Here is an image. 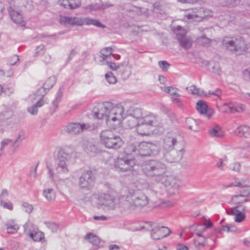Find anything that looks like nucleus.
<instances>
[{
    "label": "nucleus",
    "instance_id": "obj_1",
    "mask_svg": "<svg viewBox=\"0 0 250 250\" xmlns=\"http://www.w3.org/2000/svg\"><path fill=\"white\" fill-rule=\"evenodd\" d=\"M156 188V186L146 184L143 189L129 190L122 204V207L130 211L142 209L157 196L159 191L155 189Z\"/></svg>",
    "mask_w": 250,
    "mask_h": 250
},
{
    "label": "nucleus",
    "instance_id": "obj_2",
    "mask_svg": "<svg viewBox=\"0 0 250 250\" xmlns=\"http://www.w3.org/2000/svg\"><path fill=\"white\" fill-rule=\"evenodd\" d=\"M124 108L122 105L114 106L113 103L105 102L98 104L92 111L95 118L105 120L110 125H119L123 119Z\"/></svg>",
    "mask_w": 250,
    "mask_h": 250
},
{
    "label": "nucleus",
    "instance_id": "obj_3",
    "mask_svg": "<svg viewBox=\"0 0 250 250\" xmlns=\"http://www.w3.org/2000/svg\"><path fill=\"white\" fill-rule=\"evenodd\" d=\"M76 157V151L71 146H66L58 151L56 158V173L63 176L69 172V166Z\"/></svg>",
    "mask_w": 250,
    "mask_h": 250
},
{
    "label": "nucleus",
    "instance_id": "obj_4",
    "mask_svg": "<svg viewBox=\"0 0 250 250\" xmlns=\"http://www.w3.org/2000/svg\"><path fill=\"white\" fill-rule=\"evenodd\" d=\"M144 174L153 178L157 182H163L167 172L166 165L158 160H150L145 162L142 166Z\"/></svg>",
    "mask_w": 250,
    "mask_h": 250
},
{
    "label": "nucleus",
    "instance_id": "obj_5",
    "mask_svg": "<svg viewBox=\"0 0 250 250\" xmlns=\"http://www.w3.org/2000/svg\"><path fill=\"white\" fill-rule=\"evenodd\" d=\"M222 45L227 50L238 55L247 49L244 39L240 36L225 37L222 40Z\"/></svg>",
    "mask_w": 250,
    "mask_h": 250
},
{
    "label": "nucleus",
    "instance_id": "obj_6",
    "mask_svg": "<svg viewBox=\"0 0 250 250\" xmlns=\"http://www.w3.org/2000/svg\"><path fill=\"white\" fill-rule=\"evenodd\" d=\"M59 21L60 23L64 25H71L82 26L83 25H93L98 27H104V26L99 21L89 18L61 16Z\"/></svg>",
    "mask_w": 250,
    "mask_h": 250
},
{
    "label": "nucleus",
    "instance_id": "obj_7",
    "mask_svg": "<svg viewBox=\"0 0 250 250\" xmlns=\"http://www.w3.org/2000/svg\"><path fill=\"white\" fill-rule=\"evenodd\" d=\"M101 142L106 148L118 149L122 147L124 142L122 138L111 130H105L100 134Z\"/></svg>",
    "mask_w": 250,
    "mask_h": 250
},
{
    "label": "nucleus",
    "instance_id": "obj_8",
    "mask_svg": "<svg viewBox=\"0 0 250 250\" xmlns=\"http://www.w3.org/2000/svg\"><path fill=\"white\" fill-rule=\"evenodd\" d=\"M181 147V137L174 132H168L164 137L162 146V152Z\"/></svg>",
    "mask_w": 250,
    "mask_h": 250
},
{
    "label": "nucleus",
    "instance_id": "obj_9",
    "mask_svg": "<svg viewBox=\"0 0 250 250\" xmlns=\"http://www.w3.org/2000/svg\"><path fill=\"white\" fill-rule=\"evenodd\" d=\"M148 142H142L139 144H131L126 148V151L130 154L136 156H149Z\"/></svg>",
    "mask_w": 250,
    "mask_h": 250
},
{
    "label": "nucleus",
    "instance_id": "obj_10",
    "mask_svg": "<svg viewBox=\"0 0 250 250\" xmlns=\"http://www.w3.org/2000/svg\"><path fill=\"white\" fill-rule=\"evenodd\" d=\"M161 183L165 186L167 192L169 196H174L178 193L181 183L178 179L171 176H166L163 182Z\"/></svg>",
    "mask_w": 250,
    "mask_h": 250
},
{
    "label": "nucleus",
    "instance_id": "obj_11",
    "mask_svg": "<svg viewBox=\"0 0 250 250\" xmlns=\"http://www.w3.org/2000/svg\"><path fill=\"white\" fill-rule=\"evenodd\" d=\"M136 166L134 159H129L125 156L123 158H118L115 162L116 168L120 171H127L134 169Z\"/></svg>",
    "mask_w": 250,
    "mask_h": 250
},
{
    "label": "nucleus",
    "instance_id": "obj_12",
    "mask_svg": "<svg viewBox=\"0 0 250 250\" xmlns=\"http://www.w3.org/2000/svg\"><path fill=\"white\" fill-rule=\"evenodd\" d=\"M98 204L104 205L110 209H114L119 207V200L107 193H102L97 198Z\"/></svg>",
    "mask_w": 250,
    "mask_h": 250
},
{
    "label": "nucleus",
    "instance_id": "obj_13",
    "mask_svg": "<svg viewBox=\"0 0 250 250\" xmlns=\"http://www.w3.org/2000/svg\"><path fill=\"white\" fill-rule=\"evenodd\" d=\"M91 128L89 124L70 123L63 127V131L70 135H76L85 130L91 129Z\"/></svg>",
    "mask_w": 250,
    "mask_h": 250
},
{
    "label": "nucleus",
    "instance_id": "obj_14",
    "mask_svg": "<svg viewBox=\"0 0 250 250\" xmlns=\"http://www.w3.org/2000/svg\"><path fill=\"white\" fill-rule=\"evenodd\" d=\"M24 230L35 241H41L44 239V234L31 223H26L24 226Z\"/></svg>",
    "mask_w": 250,
    "mask_h": 250
},
{
    "label": "nucleus",
    "instance_id": "obj_15",
    "mask_svg": "<svg viewBox=\"0 0 250 250\" xmlns=\"http://www.w3.org/2000/svg\"><path fill=\"white\" fill-rule=\"evenodd\" d=\"M184 153L183 147L172 149L163 152V156L166 161L169 163H176L180 161Z\"/></svg>",
    "mask_w": 250,
    "mask_h": 250
},
{
    "label": "nucleus",
    "instance_id": "obj_16",
    "mask_svg": "<svg viewBox=\"0 0 250 250\" xmlns=\"http://www.w3.org/2000/svg\"><path fill=\"white\" fill-rule=\"evenodd\" d=\"M94 178L91 171L87 170L82 173L79 178V184L80 188L90 190L93 187Z\"/></svg>",
    "mask_w": 250,
    "mask_h": 250
},
{
    "label": "nucleus",
    "instance_id": "obj_17",
    "mask_svg": "<svg viewBox=\"0 0 250 250\" xmlns=\"http://www.w3.org/2000/svg\"><path fill=\"white\" fill-rule=\"evenodd\" d=\"M170 232V230L167 227L154 224L151 231V237L153 240H159L167 237Z\"/></svg>",
    "mask_w": 250,
    "mask_h": 250
},
{
    "label": "nucleus",
    "instance_id": "obj_18",
    "mask_svg": "<svg viewBox=\"0 0 250 250\" xmlns=\"http://www.w3.org/2000/svg\"><path fill=\"white\" fill-rule=\"evenodd\" d=\"M107 65L110 69L116 71L123 79L127 78L131 74V72L129 70V67L127 65H117L115 63L112 62H107Z\"/></svg>",
    "mask_w": 250,
    "mask_h": 250
},
{
    "label": "nucleus",
    "instance_id": "obj_19",
    "mask_svg": "<svg viewBox=\"0 0 250 250\" xmlns=\"http://www.w3.org/2000/svg\"><path fill=\"white\" fill-rule=\"evenodd\" d=\"M246 208V207L239 206L229 208L226 211L228 214L235 216L234 219L235 222L240 223L245 218L244 211Z\"/></svg>",
    "mask_w": 250,
    "mask_h": 250
},
{
    "label": "nucleus",
    "instance_id": "obj_20",
    "mask_svg": "<svg viewBox=\"0 0 250 250\" xmlns=\"http://www.w3.org/2000/svg\"><path fill=\"white\" fill-rule=\"evenodd\" d=\"M211 16L212 12L211 11L206 10L203 8H200L197 12H193L191 13H188L185 16L188 20L199 21L201 19Z\"/></svg>",
    "mask_w": 250,
    "mask_h": 250
},
{
    "label": "nucleus",
    "instance_id": "obj_21",
    "mask_svg": "<svg viewBox=\"0 0 250 250\" xmlns=\"http://www.w3.org/2000/svg\"><path fill=\"white\" fill-rule=\"evenodd\" d=\"M139 122L141 123H143L150 127L159 126L161 124L160 119L152 113H149L142 117L139 119Z\"/></svg>",
    "mask_w": 250,
    "mask_h": 250
},
{
    "label": "nucleus",
    "instance_id": "obj_22",
    "mask_svg": "<svg viewBox=\"0 0 250 250\" xmlns=\"http://www.w3.org/2000/svg\"><path fill=\"white\" fill-rule=\"evenodd\" d=\"M9 12L12 21L17 25L23 26L25 25V21L23 20L21 12L14 9L12 7L9 9Z\"/></svg>",
    "mask_w": 250,
    "mask_h": 250
},
{
    "label": "nucleus",
    "instance_id": "obj_23",
    "mask_svg": "<svg viewBox=\"0 0 250 250\" xmlns=\"http://www.w3.org/2000/svg\"><path fill=\"white\" fill-rule=\"evenodd\" d=\"M196 109L200 114L205 115L208 119L210 118L214 114V110L212 108L208 109L206 103L202 100L197 103Z\"/></svg>",
    "mask_w": 250,
    "mask_h": 250
},
{
    "label": "nucleus",
    "instance_id": "obj_24",
    "mask_svg": "<svg viewBox=\"0 0 250 250\" xmlns=\"http://www.w3.org/2000/svg\"><path fill=\"white\" fill-rule=\"evenodd\" d=\"M237 186L240 187L239 188V192L240 194L238 195H234L232 197V199L238 203H243L245 202H248V200L246 198H245L242 200H238V198L240 197H246L250 195V186H242L240 183Z\"/></svg>",
    "mask_w": 250,
    "mask_h": 250
},
{
    "label": "nucleus",
    "instance_id": "obj_25",
    "mask_svg": "<svg viewBox=\"0 0 250 250\" xmlns=\"http://www.w3.org/2000/svg\"><path fill=\"white\" fill-rule=\"evenodd\" d=\"M151 127L144 123L137 122L136 131L141 136H148L150 134Z\"/></svg>",
    "mask_w": 250,
    "mask_h": 250
},
{
    "label": "nucleus",
    "instance_id": "obj_26",
    "mask_svg": "<svg viewBox=\"0 0 250 250\" xmlns=\"http://www.w3.org/2000/svg\"><path fill=\"white\" fill-rule=\"evenodd\" d=\"M235 134L241 137L249 138L250 137V129L247 126L241 125L235 130Z\"/></svg>",
    "mask_w": 250,
    "mask_h": 250
},
{
    "label": "nucleus",
    "instance_id": "obj_27",
    "mask_svg": "<svg viewBox=\"0 0 250 250\" xmlns=\"http://www.w3.org/2000/svg\"><path fill=\"white\" fill-rule=\"evenodd\" d=\"M42 195L45 199L49 202L54 201L56 198V191L52 188L44 189L42 191Z\"/></svg>",
    "mask_w": 250,
    "mask_h": 250
},
{
    "label": "nucleus",
    "instance_id": "obj_28",
    "mask_svg": "<svg viewBox=\"0 0 250 250\" xmlns=\"http://www.w3.org/2000/svg\"><path fill=\"white\" fill-rule=\"evenodd\" d=\"M188 92L190 93L196 95L201 97H208V94H207L205 91L197 88L195 85H192L186 88Z\"/></svg>",
    "mask_w": 250,
    "mask_h": 250
},
{
    "label": "nucleus",
    "instance_id": "obj_29",
    "mask_svg": "<svg viewBox=\"0 0 250 250\" xmlns=\"http://www.w3.org/2000/svg\"><path fill=\"white\" fill-rule=\"evenodd\" d=\"M186 123L191 130L196 131L198 130L199 122L191 118H188L186 120Z\"/></svg>",
    "mask_w": 250,
    "mask_h": 250
},
{
    "label": "nucleus",
    "instance_id": "obj_30",
    "mask_svg": "<svg viewBox=\"0 0 250 250\" xmlns=\"http://www.w3.org/2000/svg\"><path fill=\"white\" fill-rule=\"evenodd\" d=\"M85 239L94 246H98L100 243V238L96 235L92 233H89L85 237Z\"/></svg>",
    "mask_w": 250,
    "mask_h": 250
},
{
    "label": "nucleus",
    "instance_id": "obj_31",
    "mask_svg": "<svg viewBox=\"0 0 250 250\" xmlns=\"http://www.w3.org/2000/svg\"><path fill=\"white\" fill-rule=\"evenodd\" d=\"M178 40L181 46L186 49H188L191 46V41L189 38L187 36L183 38L181 37H179Z\"/></svg>",
    "mask_w": 250,
    "mask_h": 250
},
{
    "label": "nucleus",
    "instance_id": "obj_32",
    "mask_svg": "<svg viewBox=\"0 0 250 250\" xmlns=\"http://www.w3.org/2000/svg\"><path fill=\"white\" fill-rule=\"evenodd\" d=\"M43 96L40 100L38 101L36 104H35L33 106L28 107L27 109L28 111L32 115H35L38 112L37 108L39 107H41L44 104V102L42 100Z\"/></svg>",
    "mask_w": 250,
    "mask_h": 250
},
{
    "label": "nucleus",
    "instance_id": "obj_33",
    "mask_svg": "<svg viewBox=\"0 0 250 250\" xmlns=\"http://www.w3.org/2000/svg\"><path fill=\"white\" fill-rule=\"evenodd\" d=\"M209 135L212 137H221L223 136V132L219 126H216L208 131Z\"/></svg>",
    "mask_w": 250,
    "mask_h": 250
},
{
    "label": "nucleus",
    "instance_id": "obj_34",
    "mask_svg": "<svg viewBox=\"0 0 250 250\" xmlns=\"http://www.w3.org/2000/svg\"><path fill=\"white\" fill-rule=\"evenodd\" d=\"M129 115L138 121L140 118H142V111L139 108H133L130 110Z\"/></svg>",
    "mask_w": 250,
    "mask_h": 250
},
{
    "label": "nucleus",
    "instance_id": "obj_35",
    "mask_svg": "<svg viewBox=\"0 0 250 250\" xmlns=\"http://www.w3.org/2000/svg\"><path fill=\"white\" fill-rule=\"evenodd\" d=\"M149 156L156 155L159 151V146L156 143L148 142Z\"/></svg>",
    "mask_w": 250,
    "mask_h": 250
},
{
    "label": "nucleus",
    "instance_id": "obj_36",
    "mask_svg": "<svg viewBox=\"0 0 250 250\" xmlns=\"http://www.w3.org/2000/svg\"><path fill=\"white\" fill-rule=\"evenodd\" d=\"M173 31L176 35L177 40H178V37H181L182 38L186 37V31L181 26H177L174 28Z\"/></svg>",
    "mask_w": 250,
    "mask_h": 250
},
{
    "label": "nucleus",
    "instance_id": "obj_37",
    "mask_svg": "<svg viewBox=\"0 0 250 250\" xmlns=\"http://www.w3.org/2000/svg\"><path fill=\"white\" fill-rule=\"evenodd\" d=\"M56 78L54 76L49 77L44 83L42 88L44 89H50L55 83Z\"/></svg>",
    "mask_w": 250,
    "mask_h": 250
},
{
    "label": "nucleus",
    "instance_id": "obj_38",
    "mask_svg": "<svg viewBox=\"0 0 250 250\" xmlns=\"http://www.w3.org/2000/svg\"><path fill=\"white\" fill-rule=\"evenodd\" d=\"M196 41L198 44L206 46H208L211 42V40L207 38L206 35L198 37Z\"/></svg>",
    "mask_w": 250,
    "mask_h": 250
},
{
    "label": "nucleus",
    "instance_id": "obj_39",
    "mask_svg": "<svg viewBox=\"0 0 250 250\" xmlns=\"http://www.w3.org/2000/svg\"><path fill=\"white\" fill-rule=\"evenodd\" d=\"M7 231L8 233H15L19 229V227L17 224L14 223L9 222L6 224Z\"/></svg>",
    "mask_w": 250,
    "mask_h": 250
},
{
    "label": "nucleus",
    "instance_id": "obj_40",
    "mask_svg": "<svg viewBox=\"0 0 250 250\" xmlns=\"http://www.w3.org/2000/svg\"><path fill=\"white\" fill-rule=\"evenodd\" d=\"M9 146H15L13 143V140L8 138H5L3 139L0 142V151H2L6 147Z\"/></svg>",
    "mask_w": 250,
    "mask_h": 250
},
{
    "label": "nucleus",
    "instance_id": "obj_41",
    "mask_svg": "<svg viewBox=\"0 0 250 250\" xmlns=\"http://www.w3.org/2000/svg\"><path fill=\"white\" fill-rule=\"evenodd\" d=\"M231 20L232 18L228 13H226L224 16H221L219 17V21L223 26L227 25Z\"/></svg>",
    "mask_w": 250,
    "mask_h": 250
},
{
    "label": "nucleus",
    "instance_id": "obj_42",
    "mask_svg": "<svg viewBox=\"0 0 250 250\" xmlns=\"http://www.w3.org/2000/svg\"><path fill=\"white\" fill-rule=\"evenodd\" d=\"M62 97V92L61 89H59L56 94L55 99L52 102V105L55 109L58 108V104L61 102Z\"/></svg>",
    "mask_w": 250,
    "mask_h": 250
},
{
    "label": "nucleus",
    "instance_id": "obj_43",
    "mask_svg": "<svg viewBox=\"0 0 250 250\" xmlns=\"http://www.w3.org/2000/svg\"><path fill=\"white\" fill-rule=\"evenodd\" d=\"M21 208L25 212L30 214L31 213L33 209V206L32 205L29 204L26 202H22L21 204Z\"/></svg>",
    "mask_w": 250,
    "mask_h": 250
},
{
    "label": "nucleus",
    "instance_id": "obj_44",
    "mask_svg": "<svg viewBox=\"0 0 250 250\" xmlns=\"http://www.w3.org/2000/svg\"><path fill=\"white\" fill-rule=\"evenodd\" d=\"M163 90L169 94L170 95L174 96L175 97H179L180 94L177 92V89L172 86H167L164 88Z\"/></svg>",
    "mask_w": 250,
    "mask_h": 250
},
{
    "label": "nucleus",
    "instance_id": "obj_45",
    "mask_svg": "<svg viewBox=\"0 0 250 250\" xmlns=\"http://www.w3.org/2000/svg\"><path fill=\"white\" fill-rule=\"evenodd\" d=\"M112 49L110 47H105L101 50V54L103 60H105L112 54Z\"/></svg>",
    "mask_w": 250,
    "mask_h": 250
},
{
    "label": "nucleus",
    "instance_id": "obj_46",
    "mask_svg": "<svg viewBox=\"0 0 250 250\" xmlns=\"http://www.w3.org/2000/svg\"><path fill=\"white\" fill-rule=\"evenodd\" d=\"M105 77L108 83L110 84H114L117 82L115 76L111 72H108L107 73H106L105 75Z\"/></svg>",
    "mask_w": 250,
    "mask_h": 250
},
{
    "label": "nucleus",
    "instance_id": "obj_47",
    "mask_svg": "<svg viewBox=\"0 0 250 250\" xmlns=\"http://www.w3.org/2000/svg\"><path fill=\"white\" fill-rule=\"evenodd\" d=\"M205 64L208 65L210 67L209 69H211L214 72H217L220 69V65L218 62H205Z\"/></svg>",
    "mask_w": 250,
    "mask_h": 250
},
{
    "label": "nucleus",
    "instance_id": "obj_48",
    "mask_svg": "<svg viewBox=\"0 0 250 250\" xmlns=\"http://www.w3.org/2000/svg\"><path fill=\"white\" fill-rule=\"evenodd\" d=\"M69 9H74L79 7L81 4L80 0H69Z\"/></svg>",
    "mask_w": 250,
    "mask_h": 250
},
{
    "label": "nucleus",
    "instance_id": "obj_49",
    "mask_svg": "<svg viewBox=\"0 0 250 250\" xmlns=\"http://www.w3.org/2000/svg\"><path fill=\"white\" fill-rule=\"evenodd\" d=\"M138 121L137 119H135L133 117L129 116H128V120H127V125L128 126L130 127H133L134 126H136L137 125Z\"/></svg>",
    "mask_w": 250,
    "mask_h": 250
},
{
    "label": "nucleus",
    "instance_id": "obj_50",
    "mask_svg": "<svg viewBox=\"0 0 250 250\" xmlns=\"http://www.w3.org/2000/svg\"><path fill=\"white\" fill-rule=\"evenodd\" d=\"M25 138L24 135L23 133H20L17 138L13 141V143L14 144V145L16 146V147H18L20 144L21 143L22 141L24 140Z\"/></svg>",
    "mask_w": 250,
    "mask_h": 250
},
{
    "label": "nucleus",
    "instance_id": "obj_51",
    "mask_svg": "<svg viewBox=\"0 0 250 250\" xmlns=\"http://www.w3.org/2000/svg\"><path fill=\"white\" fill-rule=\"evenodd\" d=\"M158 65L164 71H167L170 66V64L166 61H159Z\"/></svg>",
    "mask_w": 250,
    "mask_h": 250
},
{
    "label": "nucleus",
    "instance_id": "obj_52",
    "mask_svg": "<svg viewBox=\"0 0 250 250\" xmlns=\"http://www.w3.org/2000/svg\"><path fill=\"white\" fill-rule=\"evenodd\" d=\"M240 0H223L224 4L227 6H234L239 3Z\"/></svg>",
    "mask_w": 250,
    "mask_h": 250
},
{
    "label": "nucleus",
    "instance_id": "obj_53",
    "mask_svg": "<svg viewBox=\"0 0 250 250\" xmlns=\"http://www.w3.org/2000/svg\"><path fill=\"white\" fill-rule=\"evenodd\" d=\"M46 225L47 228L52 232H56L58 230V226L54 223L52 222H47L46 223Z\"/></svg>",
    "mask_w": 250,
    "mask_h": 250
},
{
    "label": "nucleus",
    "instance_id": "obj_54",
    "mask_svg": "<svg viewBox=\"0 0 250 250\" xmlns=\"http://www.w3.org/2000/svg\"><path fill=\"white\" fill-rule=\"evenodd\" d=\"M207 94V93H206ZM222 94V91L219 88H216L214 91H210L209 90L208 91V97L210 95H213L217 96L219 99L221 100V95Z\"/></svg>",
    "mask_w": 250,
    "mask_h": 250
},
{
    "label": "nucleus",
    "instance_id": "obj_55",
    "mask_svg": "<svg viewBox=\"0 0 250 250\" xmlns=\"http://www.w3.org/2000/svg\"><path fill=\"white\" fill-rule=\"evenodd\" d=\"M0 204L3 208L10 210H12L13 208V204L10 202H5L1 200L0 201Z\"/></svg>",
    "mask_w": 250,
    "mask_h": 250
},
{
    "label": "nucleus",
    "instance_id": "obj_56",
    "mask_svg": "<svg viewBox=\"0 0 250 250\" xmlns=\"http://www.w3.org/2000/svg\"><path fill=\"white\" fill-rule=\"evenodd\" d=\"M227 160V157L220 159L216 164V167L221 170H224L223 162Z\"/></svg>",
    "mask_w": 250,
    "mask_h": 250
},
{
    "label": "nucleus",
    "instance_id": "obj_57",
    "mask_svg": "<svg viewBox=\"0 0 250 250\" xmlns=\"http://www.w3.org/2000/svg\"><path fill=\"white\" fill-rule=\"evenodd\" d=\"M240 167V164L238 162H235L230 165V169L234 171H239Z\"/></svg>",
    "mask_w": 250,
    "mask_h": 250
},
{
    "label": "nucleus",
    "instance_id": "obj_58",
    "mask_svg": "<svg viewBox=\"0 0 250 250\" xmlns=\"http://www.w3.org/2000/svg\"><path fill=\"white\" fill-rule=\"evenodd\" d=\"M224 105L228 107L230 113H237L236 112V109H237L236 105H233L231 104H224Z\"/></svg>",
    "mask_w": 250,
    "mask_h": 250
},
{
    "label": "nucleus",
    "instance_id": "obj_59",
    "mask_svg": "<svg viewBox=\"0 0 250 250\" xmlns=\"http://www.w3.org/2000/svg\"><path fill=\"white\" fill-rule=\"evenodd\" d=\"M59 4L66 9H69V0H59Z\"/></svg>",
    "mask_w": 250,
    "mask_h": 250
},
{
    "label": "nucleus",
    "instance_id": "obj_60",
    "mask_svg": "<svg viewBox=\"0 0 250 250\" xmlns=\"http://www.w3.org/2000/svg\"><path fill=\"white\" fill-rule=\"evenodd\" d=\"M205 241L203 239H195L194 240V245L196 248L204 247Z\"/></svg>",
    "mask_w": 250,
    "mask_h": 250
},
{
    "label": "nucleus",
    "instance_id": "obj_61",
    "mask_svg": "<svg viewBox=\"0 0 250 250\" xmlns=\"http://www.w3.org/2000/svg\"><path fill=\"white\" fill-rule=\"evenodd\" d=\"M243 78L247 81H250V68L245 70L243 73Z\"/></svg>",
    "mask_w": 250,
    "mask_h": 250
},
{
    "label": "nucleus",
    "instance_id": "obj_62",
    "mask_svg": "<svg viewBox=\"0 0 250 250\" xmlns=\"http://www.w3.org/2000/svg\"><path fill=\"white\" fill-rule=\"evenodd\" d=\"M9 193L6 189H2L1 193L0 194V201H3L8 196Z\"/></svg>",
    "mask_w": 250,
    "mask_h": 250
},
{
    "label": "nucleus",
    "instance_id": "obj_63",
    "mask_svg": "<svg viewBox=\"0 0 250 250\" xmlns=\"http://www.w3.org/2000/svg\"><path fill=\"white\" fill-rule=\"evenodd\" d=\"M51 57L50 55L49 54H45L43 57V58H42V61L43 62L45 63V64H48L50 62V61H51Z\"/></svg>",
    "mask_w": 250,
    "mask_h": 250
},
{
    "label": "nucleus",
    "instance_id": "obj_64",
    "mask_svg": "<svg viewBox=\"0 0 250 250\" xmlns=\"http://www.w3.org/2000/svg\"><path fill=\"white\" fill-rule=\"evenodd\" d=\"M44 50V45L43 44H41L37 47L36 49V53L37 54H40L42 53V52H43Z\"/></svg>",
    "mask_w": 250,
    "mask_h": 250
}]
</instances>
